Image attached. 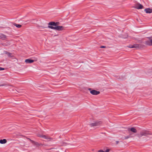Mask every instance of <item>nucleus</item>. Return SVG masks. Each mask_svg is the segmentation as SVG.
I'll return each mask as SVG.
<instances>
[{
  "instance_id": "1",
  "label": "nucleus",
  "mask_w": 152,
  "mask_h": 152,
  "mask_svg": "<svg viewBox=\"0 0 152 152\" xmlns=\"http://www.w3.org/2000/svg\"><path fill=\"white\" fill-rule=\"evenodd\" d=\"M152 134L149 131L147 130H143L138 134H137V136L139 138L142 137V136H147L149 135Z\"/></svg>"
},
{
  "instance_id": "2",
  "label": "nucleus",
  "mask_w": 152,
  "mask_h": 152,
  "mask_svg": "<svg viewBox=\"0 0 152 152\" xmlns=\"http://www.w3.org/2000/svg\"><path fill=\"white\" fill-rule=\"evenodd\" d=\"M58 23H55L53 22H51L49 23L48 24V28L55 30L56 26L57 25Z\"/></svg>"
},
{
  "instance_id": "3",
  "label": "nucleus",
  "mask_w": 152,
  "mask_h": 152,
  "mask_svg": "<svg viewBox=\"0 0 152 152\" xmlns=\"http://www.w3.org/2000/svg\"><path fill=\"white\" fill-rule=\"evenodd\" d=\"M37 136L38 137H42V138H45V139H47V141H51L53 139L52 138L49 137L48 136H46L45 135H40L39 134H37Z\"/></svg>"
},
{
  "instance_id": "4",
  "label": "nucleus",
  "mask_w": 152,
  "mask_h": 152,
  "mask_svg": "<svg viewBox=\"0 0 152 152\" xmlns=\"http://www.w3.org/2000/svg\"><path fill=\"white\" fill-rule=\"evenodd\" d=\"M88 90L90 91V93L92 95H97L99 94L100 93V92L99 91H97L95 90H91V89L89 88Z\"/></svg>"
},
{
  "instance_id": "5",
  "label": "nucleus",
  "mask_w": 152,
  "mask_h": 152,
  "mask_svg": "<svg viewBox=\"0 0 152 152\" xmlns=\"http://www.w3.org/2000/svg\"><path fill=\"white\" fill-rule=\"evenodd\" d=\"M134 7L137 9H143V7L141 4L138 3L135 5Z\"/></svg>"
},
{
  "instance_id": "6",
  "label": "nucleus",
  "mask_w": 152,
  "mask_h": 152,
  "mask_svg": "<svg viewBox=\"0 0 152 152\" xmlns=\"http://www.w3.org/2000/svg\"><path fill=\"white\" fill-rule=\"evenodd\" d=\"M64 27L62 26H56L55 30L59 31H62L64 29Z\"/></svg>"
},
{
  "instance_id": "7",
  "label": "nucleus",
  "mask_w": 152,
  "mask_h": 152,
  "mask_svg": "<svg viewBox=\"0 0 152 152\" xmlns=\"http://www.w3.org/2000/svg\"><path fill=\"white\" fill-rule=\"evenodd\" d=\"M27 139H28L32 143H33L34 145H36L37 146H38L42 145V144H39L37 142H35L34 141L28 138Z\"/></svg>"
},
{
  "instance_id": "8",
  "label": "nucleus",
  "mask_w": 152,
  "mask_h": 152,
  "mask_svg": "<svg viewBox=\"0 0 152 152\" xmlns=\"http://www.w3.org/2000/svg\"><path fill=\"white\" fill-rule=\"evenodd\" d=\"M145 44L148 45H152V39L145 41Z\"/></svg>"
},
{
  "instance_id": "9",
  "label": "nucleus",
  "mask_w": 152,
  "mask_h": 152,
  "mask_svg": "<svg viewBox=\"0 0 152 152\" xmlns=\"http://www.w3.org/2000/svg\"><path fill=\"white\" fill-rule=\"evenodd\" d=\"M4 53L6 54L7 55V56L9 57L12 58L14 57L13 55L12 54V53L8 52L7 51H5L4 52Z\"/></svg>"
},
{
  "instance_id": "10",
  "label": "nucleus",
  "mask_w": 152,
  "mask_h": 152,
  "mask_svg": "<svg viewBox=\"0 0 152 152\" xmlns=\"http://www.w3.org/2000/svg\"><path fill=\"white\" fill-rule=\"evenodd\" d=\"M128 131H131L134 133H136L137 132V130L134 127L129 129Z\"/></svg>"
},
{
  "instance_id": "11",
  "label": "nucleus",
  "mask_w": 152,
  "mask_h": 152,
  "mask_svg": "<svg viewBox=\"0 0 152 152\" xmlns=\"http://www.w3.org/2000/svg\"><path fill=\"white\" fill-rule=\"evenodd\" d=\"M0 38L2 40H5L7 39V36L3 34H0Z\"/></svg>"
},
{
  "instance_id": "12",
  "label": "nucleus",
  "mask_w": 152,
  "mask_h": 152,
  "mask_svg": "<svg viewBox=\"0 0 152 152\" xmlns=\"http://www.w3.org/2000/svg\"><path fill=\"white\" fill-rule=\"evenodd\" d=\"M34 60L29 59H26L25 61V62L26 63H31L34 62Z\"/></svg>"
},
{
  "instance_id": "13",
  "label": "nucleus",
  "mask_w": 152,
  "mask_h": 152,
  "mask_svg": "<svg viewBox=\"0 0 152 152\" xmlns=\"http://www.w3.org/2000/svg\"><path fill=\"white\" fill-rule=\"evenodd\" d=\"M145 11L146 13H150L152 12V9L149 8L146 9Z\"/></svg>"
},
{
  "instance_id": "14",
  "label": "nucleus",
  "mask_w": 152,
  "mask_h": 152,
  "mask_svg": "<svg viewBox=\"0 0 152 152\" xmlns=\"http://www.w3.org/2000/svg\"><path fill=\"white\" fill-rule=\"evenodd\" d=\"M7 141L6 139H4L0 140V143L2 144H5L7 142Z\"/></svg>"
},
{
  "instance_id": "15",
  "label": "nucleus",
  "mask_w": 152,
  "mask_h": 152,
  "mask_svg": "<svg viewBox=\"0 0 152 152\" xmlns=\"http://www.w3.org/2000/svg\"><path fill=\"white\" fill-rule=\"evenodd\" d=\"M95 125L96 126H98L102 123V122L101 121H97L95 122Z\"/></svg>"
},
{
  "instance_id": "16",
  "label": "nucleus",
  "mask_w": 152,
  "mask_h": 152,
  "mask_svg": "<svg viewBox=\"0 0 152 152\" xmlns=\"http://www.w3.org/2000/svg\"><path fill=\"white\" fill-rule=\"evenodd\" d=\"M10 42L9 41H7L6 43H4L3 44V45L8 46L10 45Z\"/></svg>"
},
{
  "instance_id": "17",
  "label": "nucleus",
  "mask_w": 152,
  "mask_h": 152,
  "mask_svg": "<svg viewBox=\"0 0 152 152\" xmlns=\"http://www.w3.org/2000/svg\"><path fill=\"white\" fill-rule=\"evenodd\" d=\"M14 25L18 28H20L21 26V25L20 24H17L16 23H14Z\"/></svg>"
},
{
  "instance_id": "18",
  "label": "nucleus",
  "mask_w": 152,
  "mask_h": 152,
  "mask_svg": "<svg viewBox=\"0 0 152 152\" xmlns=\"http://www.w3.org/2000/svg\"><path fill=\"white\" fill-rule=\"evenodd\" d=\"M134 48H137L139 47V45L138 44H135L133 45Z\"/></svg>"
},
{
  "instance_id": "19",
  "label": "nucleus",
  "mask_w": 152,
  "mask_h": 152,
  "mask_svg": "<svg viewBox=\"0 0 152 152\" xmlns=\"http://www.w3.org/2000/svg\"><path fill=\"white\" fill-rule=\"evenodd\" d=\"M109 149H107L105 151H103L102 150H100L98 152H109Z\"/></svg>"
},
{
  "instance_id": "20",
  "label": "nucleus",
  "mask_w": 152,
  "mask_h": 152,
  "mask_svg": "<svg viewBox=\"0 0 152 152\" xmlns=\"http://www.w3.org/2000/svg\"><path fill=\"white\" fill-rule=\"evenodd\" d=\"M90 125L92 127V126H96V125H95V122H94V123H91L90 124Z\"/></svg>"
},
{
  "instance_id": "21",
  "label": "nucleus",
  "mask_w": 152,
  "mask_h": 152,
  "mask_svg": "<svg viewBox=\"0 0 152 152\" xmlns=\"http://www.w3.org/2000/svg\"><path fill=\"white\" fill-rule=\"evenodd\" d=\"M130 135H131V134H130L129 135L125 137H124V139H128L129 138H130V137H131Z\"/></svg>"
},
{
  "instance_id": "22",
  "label": "nucleus",
  "mask_w": 152,
  "mask_h": 152,
  "mask_svg": "<svg viewBox=\"0 0 152 152\" xmlns=\"http://www.w3.org/2000/svg\"><path fill=\"white\" fill-rule=\"evenodd\" d=\"M133 45H130L128 46V47L131 48H134Z\"/></svg>"
},
{
  "instance_id": "23",
  "label": "nucleus",
  "mask_w": 152,
  "mask_h": 152,
  "mask_svg": "<svg viewBox=\"0 0 152 152\" xmlns=\"http://www.w3.org/2000/svg\"><path fill=\"white\" fill-rule=\"evenodd\" d=\"M4 68L0 67V71L4 70Z\"/></svg>"
},
{
  "instance_id": "24",
  "label": "nucleus",
  "mask_w": 152,
  "mask_h": 152,
  "mask_svg": "<svg viewBox=\"0 0 152 152\" xmlns=\"http://www.w3.org/2000/svg\"><path fill=\"white\" fill-rule=\"evenodd\" d=\"M100 48H105V47L104 46H101Z\"/></svg>"
},
{
  "instance_id": "25",
  "label": "nucleus",
  "mask_w": 152,
  "mask_h": 152,
  "mask_svg": "<svg viewBox=\"0 0 152 152\" xmlns=\"http://www.w3.org/2000/svg\"><path fill=\"white\" fill-rule=\"evenodd\" d=\"M31 22L32 23H33V22L32 21V20H31Z\"/></svg>"
}]
</instances>
